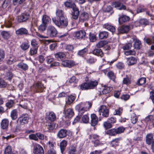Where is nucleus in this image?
<instances>
[{"mask_svg":"<svg viewBox=\"0 0 154 154\" xmlns=\"http://www.w3.org/2000/svg\"><path fill=\"white\" fill-rule=\"evenodd\" d=\"M75 0H68L64 3L65 6L67 8H72L73 12H72V18L74 19H77L78 17L79 11L75 4L74 3Z\"/></svg>","mask_w":154,"mask_h":154,"instance_id":"1","label":"nucleus"},{"mask_svg":"<svg viewBox=\"0 0 154 154\" xmlns=\"http://www.w3.org/2000/svg\"><path fill=\"white\" fill-rule=\"evenodd\" d=\"M92 103L90 102L80 103L77 105L75 108V109L79 112V114L82 115L85 112L87 111L90 108Z\"/></svg>","mask_w":154,"mask_h":154,"instance_id":"2","label":"nucleus"},{"mask_svg":"<svg viewBox=\"0 0 154 154\" xmlns=\"http://www.w3.org/2000/svg\"><path fill=\"white\" fill-rule=\"evenodd\" d=\"M97 81H91L82 84L81 85V88L82 90H86L93 89L94 88L98 85Z\"/></svg>","mask_w":154,"mask_h":154,"instance_id":"3","label":"nucleus"},{"mask_svg":"<svg viewBox=\"0 0 154 154\" xmlns=\"http://www.w3.org/2000/svg\"><path fill=\"white\" fill-rule=\"evenodd\" d=\"M52 20L54 23L57 26L60 27H63L67 26L68 21L66 17L57 20L55 17L52 18Z\"/></svg>","mask_w":154,"mask_h":154,"instance_id":"4","label":"nucleus"},{"mask_svg":"<svg viewBox=\"0 0 154 154\" xmlns=\"http://www.w3.org/2000/svg\"><path fill=\"white\" fill-rule=\"evenodd\" d=\"M57 33V30L54 26L51 25L48 26L47 29L46 33L48 37H55L56 36Z\"/></svg>","mask_w":154,"mask_h":154,"instance_id":"5","label":"nucleus"},{"mask_svg":"<svg viewBox=\"0 0 154 154\" xmlns=\"http://www.w3.org/2000/svg\"><path fill=\"white\" fill-rule=\"evenodd\" d=\"M125 130V128L123 127H119L115 129L112 128L108 130L106 132L108 135H115V134H119L123 133Z\"/></svg>","mask_w":154,"mask_h":154,"instance_id":"6","label":"nucleus"},{"mask_svg":"<svg viewBox=\"0 0 154 154\" xmlns=\"http://www.w3.org/2000/svg\"><path fill=\"white\" fill-rule=\"evenodd\" d=\"M29 120L28 116L27 114L23 115L17 120V123L18 125H23L28 123Z\"/></svg>","mask_w":154,"mask_h":154,"instance_id":"7","label":"nucleus"},{"mask_svg":"<svg viewBox=\"0 0 154 154\" xmlns=\"http://www.w3.org/2000/svg\"><path fill=\"white\" fill-rule=\"evenodd\" d=\"M99 112L100 115L102 114V115L104 117H107L109 116V109L105 105L100 106V109L99 110Z\"/></svg>","mask_w":154,"mask_h":154,"instance_id":"8","label":"nucleus"},{"mask_svg":"<svg viewBox=\"0 0 154 154\" xmlns=\"http://www.w3.org/2000/svg\"><path fill=\"white\" fill-rule=\"evenodd\" d=\"M113 6L115 8H117L118 9L120 10H127V11H128L132 13H133L132 12L131 10L129 9H127L125 5H122V3L119 2H116L113 3Z\"/></svg>","mask_w":154,"mask_h":154,"instance_id":"9","label":"nucleus"},{"mask_svg":"<svg viewBox=\"0 0 154 154\" xmlns=\"http://www.w3.org/2000/svg\"><path fill=\"white\" fill-rule=\"evenodd\" d=\"M132 39L134 42L133 47L137 50H139L142 47V45L140 41L136 36H134Z\"/></svg>","mask_w":154,"mask_h":154,"instance_id":"10","label":"nucleus"},{"mask_svg":"<svg viewBox=\"0 0 154 154\" xmlns=\"http://www.w3.org/2000/svg\"><path fill=\"white\" fill-rule=\"evenodd\" d=\"M33 152L34 154H44L42 147L37 144L34 145Z\"/></svg>","mask_w":154,"mask_h":154,"instance_id":"11","label":"nucleus"},{"mask_svg":"<svg viewBox=\"0 0 154 154\" xmlns=\"http://www.w3.org/2000/svg\"><path fill=\"white\" fill-rule=\"evenodd\" d=\"M29 15L27 13L22 14L18 17V21L19 22H25L29 18Z\"/></svg>","mask_w":154,"mask_h":154,"instance_id":"12","label":"nucleus"},{"mask_svg":"<svg viewBox=\"0 0 154 154\" xmlns=\"http://www.w3.org/2000/svg\"><path fill=\"white\" fill-rule=\"evenodd\" d=\"M62 65L64 67L70 68L74 66L75 63L72 60H65L62 61Z\"/></svg>","mask_w":154,"mask_h":154,"instance_id":"13","label":"nucleus"},{"mask_svg":"<svg viewBox=\"0 0 154 154\" xmlns=\"http://www.w3.org/2000/svg\"><path fill=\"white\" fill-rule=\"evenodd\" d=\"M85 35L86 32L84 30H80L75 32V36L78 39H84Z\"/></svg>","mask_w":154,"mask_h":154,"instance_id":"14","label":"nucleus"},{"mask_svg":"<svg viewBox=\"0 0 154 154\" xmlns=\"http://www.w3.org/2000/svg\"><path fill=\"white\" fill-rule=\"evenodd\" d=\"M88 18L89 15L88 13L86 12H83L80 14L79 20L80 22H83L87 21L88 20Z\"/></svg>","mask_w":154,"mask_h":154,"instance_id":"15","label":"nucleus"},{"mask_svg":"<svg viewBox=\"0 0 154 154\" xmlns=\"http://www.w3.org/2000/svg\"><path fill=\"white\" fill-rule=\"evenodd\" d=\"M16 33L19 35H25L28 34V30L25 28H21L16 31Z\"/></svg>","mask_w":154,"mask_h":154,"instance_id":"16","label":"nucleus"},{"mask_svg":"<svg viewBox=\"0 0 154 154\" xmlns=\"http://www.w3.org/2000/svg\"><path fill=\"white\" fill-rule=\"evenodd\" d=\"M97 117L94 114L91 115V125L93 126H94L97 125L98 122Z\"/></svg>","mask_w":154,"mask_h":154,"instance_id":"17","label":"nucleus"},{"mask_svg":"<svg viewBox=\"0 0 154 154\" xmlns=\"http://www.w3.org/2000/svg\"><path fill=\"white\" fill-rule=\"evenodd\" d=\"M35 87L36 92H42L45 88L43 85L39 82L36 83L35 85Z\"/></svg>","mask_w":154,"mask_h":154,"instance_id":"18","label":"nucleus"},{"mask_svg":"<svg viewBox=\"0 0 154 154\" xmlns=\"http://www.w3.org/2000/svg\"><path fill=\"white\" fill-rule=\"evenodd\" d=\"M9 123L8 119H3L1 123V127L3 129H6L8 128Z\"/></svg>","mask_w":154,"mask_h":154,"instance_id":"19","label":"nucleus"},{"mask_svg":"<svg viewBox=\"0 0 154 154\" xmlns=\"http://www.w3.org/2000/svg\"><path fill=\"white\" fill-rule=\"evenodd\" d=\"M56 16L57 18V20H59L60 18L66 17L64 15L63 11L60 9H57L56 11Z\"/></svg>","mask_w":154,"mask_h":154,"instance_id":"20","label":"nucleus"},{"mask_svg":"<svg viewBox=\"0 0 154 154\" xmlns=\"http://www.w3.org/2000/svg\"><path fill=\"white\" fill-rule=\"evenodd\" d=\"M64 112L66 116L68 118H71L74 115V112L72 109L70 108L66 110L64 109Z\"/></svg>","mask_w":154,"mask_h":154,"instance_id":"21","label":"nucleus"},{"mask_svg":"<svg viewBox=\"0 0 154 154\" xmlns=\"http://www.w3.org/2000/svg\"><path fill=\"white\" fill-rule=\"evenodd\" d=\"M112 90V88L111 86L105 85L103 87L102 93L105 94L109 93Z\"/></svg>","mask_w":154,"mask_h":154,"instance_id":"22","label":"nucleus"},{"mask_svg":"<svg viewBox=\"0 0 154 154\" xmlns=\"http://www.w3.org/2000/svg\"><path fill=\"white\" fill-rule=\"evenodd\" d=\"M72 132L70 131L61 129L58 131L57 135H72Z\"/></svg>","mask_w":154,"mask_h":154,"instance_id":"23","label":"nucleus"},{"mask_svg":"<svg viewBox=\"0 0 154 154\" xmlns=\"http://www.w3.org/2000/svg\"><path fill=\"white\" fill-rule=\"evenodd\" d=\"M92 53L96 55L102 57L103 55V52L101 49L95 48L92 52Z\"/></svg>","mask_w":154,"mask_h":154,"instance_id":"24","label":"nucleus"},{"mask_svg":"<svg viewBox=\"0 0 154 154\" xmlns=\"http://www.w3.org/2000/svg\"><path fill=\"white\" fill-rule=\"evenodd\" d=\"M130 18L129 16L125 15H123L119 18V23H122L123 22H125L129 20Z\"/></svg>","mask_w":154,"mask_h":154,"instance_id":"25","label":"nucleus"},{"mask_svg":"<svg viewBox=\"0 0 154 154\" xmlns=\"http://www.w3.org/2000/svg\"><path fill=\"white\" fill-rule=\"evenodd\" d=\"M17 66L19 68L24 71L27 70L29 68L28 65L26 64L23 62L19 63Z\"/></svg>","mask_w":154,"mask_h":154,"instance_id":"26","label":"nucleus"},{"mask_svg":"<svg viewBox=\"0 0 154 154\" xmlns=\"http://www.w3.org/2000/svg\"><path fill=\"white\" fill-rule=\"evenodd\" d=\"M129 27L128 26H122L120 28L119 31L121 33H126L129 31Z\"/></svg>","mask_w":154,"mask_h":154,"instance_id":"27","label":"nucleus"},{"mask_svg":"<svg viewBox=\"0 0 154 154\" xmlns=\"http://www.w3.org/2000/svg\"><path fill=\"white\" fill-rule=\"evenodd\" d=\"M103 27L104 28L108 29L112 32H115V29L114 26L111 25L108 23L105 24L103 26Z\"/></svg>","mask_w":154,"mask_h":154,"instance_id":"28","label":"nucleus"},{"mask_svg":"<svg viewBox=\"0 0 154 154\" xmlns=\"http://www.w3.org/2000/svg\"><path fill=\"white\" fill-rule=\"evenodd\" d=\"M67 142L66 140H63L60 143V147L61 152L62 154H63L64 150L67 146Z\"/></svg>","mask_w":154,"mask_h":154,"instance_id":"29","label":"nucleus"},{"mask_svg":"<svg viewBox=\"0 0 154 154\" xmlns=\"http://www.w3.org/2000/svg\"><path fill=\"white\" fill-rule=\"evenodd\" d=\"M137 62V60L136 58L133 57H131L127 59V63L128 65H131L136 63Z\"/></svg>","mask_w":154,"mask_h":154,"instance_id":"30","label":"nucleus"},{"mask_svg":"<svg viewBox=\"0 0 154 154\" xmlns=\"http://www.w3.org/2000/svg\"><path fill=\"white\" fill-rule=\"evenodd\" d=\"M20 47L23 50H27L29 47V42L27 40L23 42L20 46Z\"/></svg>","mask_w":154,"mask_h":154,"instance_id":"31","label":"nucleus"},{"mask_svg":"<svg viewBox=\"0 0 154 154\" xmlns=\"http://www.w3.org/2000/svg\"><path fill=\"white\" fill-rule=\"evenodd\" d=\"M17 61L16 57L13 55H11L9 58L7 60V63L9 65H11Z\"/></svg>","mask_w":154,"mask_h":154,"instance_id":"32","label":"nucleus"},{"mask_svg":"<svg viewBox=\"0 0 154 154\" xmlns=\"http://www.w3.org/2000/svg\"><path fill=\"white\" fill-rule=\"evenodd\" d=\"M50 21L51 19L48 16L46 15H43L42 19V23L47 25Z\"/></svg>","mask_w":154,"mask_h":154,"instance_id":"33","label":"nucleus"},{"mask_svg":"<svg viewBox=\"0 0 154 154\" xmlns=\"http://www.w3.org/2000/svg\"><path fill=\"white\" fill-rule=\"evenodd\" d=\"M55 57L56 58L60 59H63L65 58L66 54L63 52H59L54 54Z\"/></svg>","mask_w":154,"mask_h":154,"instance_id":"34","label":"nucleus"},{"mask_svg":"<svg viewBox=\"0 0 154 154\" xmlns=\"http://www.w3.org/2000/svg\"><path fill=\"white\" fill-rule=\"evenodd\" d=\"M17 112L16 109H14L11 112V116L13 120H16L17 117Z\"/></svg>","mask_w":154,"mask_h":154,"instance_id":"35","label":"nucleus"},{"mask_svg":"<svg viewBox=\"0 0 154 154\" xmlns=\"http://www.w3.org/2000/svg\"><path fill=\"white\" fill-rule=\"evenodd\" d=\"M48 118L51 121H55L56 119V116L55 114L52 112H50Z\"/></svg>","mask_w":154,"mask_h":154,"instance_id":"36","label":"nucleus"},{"mask_svg":"<svg viewBox=\"0 0 154 154\" xmlns=\"http://www.w3.org/2000/svg\"><path fill=\"white\" fill-rule=\"evenodd\" d=\"M108 35V33L106 31L102 32L100 33L99 35V37L100 38L103 39L106 38Z\"/></svg>","mask_w":154,"mask_h":154,"instance_id":"37","label":"nucleus"},{"mask_svg":"<svg viewBox=\"0 0 154 154\" xmlns=\"http://www.w3.org/2000/svg\"><path fill=\"white\" fill-rule=\"evenodd\" d=\"M29 135V138L31 140H38V138L39 139L42 140L44 138V135Z\"/></svg>","mask_w":154,"mask_h":154,"instance_id":"38","label":"nucleus"},{"mask_svg":"<svg viewBox=\"0 0 154 154\" xmlns=\"http://www.w3.org/2000/svg\"><path fill=\"white\" fill-rule=\"evenodd\" d=\"M38 47L31 48L29 51V54L31 56L37 54V52Z\"/></svg>","mask_w":154,"mask_h":154,"instance_id":"39","label":"nucleus"},{"mask_svg":"<svg viewBox=\"0 0 154 154\" xmlns=\"http://www.w3.org/2000/svg\"><path fill=\"white\" fill-rule=\"evenodd\" d=\"M146 142L147 144L150 145L152 142L154 141L152 135H146Z\"/></svg>","mask_w":154,"mask_h":154,"instance_id":"40","label":"nucleus"},{"mask_svg":"<svg viewBox=\"0 0 154 154\" xmlns=\"http://www.w3.org/2000/svg\"><path fill=\"white\" fill-rule=\"evenodd\" d=\"M107 75L109 79L113 81H115L116 75L112 71H110L108 73Z\"/></svg>","mask_w":154,"mask_h":154,"instance_id":"41","label":"nucleus"},{"mask_svg":"<svg viewBox=\"0 0 154 154\" xmlns=\"http://www.w3.org/2000/svg\"><path fill=\"white\" fill-rule=\"evenodd\" d=\"M123 109L122 108H119L116 109L113 112L114 115L120 116L122 113Z\"/></svg>","mask_w":154,"mask_h":154,"instance_id":"42","label":"nucleus"},{"mask_svg":"<svg viewBox=\"0 0 154 154\" xmlns=\"http://www.w3.org/2000/svg\"><path fill=\"white\" fill-rule=\"evenodd\" d=\"M75 99V97L73 95L69 96L66 100V102L68 104H70Z\"/></svg>","mask_w":154,"mask_h":154,"instance_id":"43","label":"nucleus"},{"mask_svg":"<svg viewBox=\"0 0 154 154\" xmlns=\"http://www.w3.org/2000/svg\"><path fill=\"white\" fill-rule=\"evenodd\" d=\"M131 122L133 124H135L137 122L138 119L135 114L133 113L131 115Z\"/></svg>","mask_w":154,"mask_h":154,"instance_id":"44","label":"nucleus"},{"mask_svg":"<svg viewBox=\"0 0 154 154\" xmlns=\"http://www.w3.org/2000/svg\"><path fill=\"white\" fill-rule=\"evenodd\" d=\"M1 35L3 38L6 39L10 38V35L8 32L6 31H3L1 33Z\"/></svg>","mask_w":154,"mask_h":154,"instance_id":"45","label":"nucleus"},{"mask_svg":"<svg viewBox=\"0 0 154 154\" xmlns=\"http://www.w3.org/2000/svg\"><path fill=\"white\" fill-rule=\"evenodd\" d=\"M76 146H72L70 147L68 154H75L76 151Z\"/></svg>","mask_w":154,"mask_h":154,"instance_id":"46","label":"nucleus"},{"mask_svg":"<svg viewBox=\"0 0 154 154\" xmlns=\"http://www.w3.org/2000/svg\"><path fill=\"white\" fill-rule=\"evenodd\" d=\"M153 116L152 115H150L146 117L144 119V121L146 123H149L152 121L153 119Z\"/></svg>","mask_w":154,"mask_h":154,"instance_id":"47","label":"nucleus"},{"mask_svg":"<svg viewBox=\"0 0 154 154\" xmlns=\"http://www.w3.org/2000/svg\"><path fill=\"white\" fill-rule=\"evenodd\" d=\"M106 44L107 42L106 41H101L97 44L96 46L98 48H100L103 47Z\"/></svg>","mask_w":154,"mask_h":154,"instance_id":"48","label":"nucleus"},{"mask_svg":"<svg viewBox=\"0 0 154 154\" xmlns=\"http://www.w3.org/2000/svg\"><path fill=\"white\" fill-rule=\"evenodd\" d=\"M146 82V79L145 78H141L137 82V84L141 85L145 84Z\"/></svg>","mask_w":154,"mask_h":154,"instance_id":"49","label":"nucleus"},{"mask_svg":"<svg viewBox=\"0 0 154 154\" xmlns=\"http://www.w3.org/2000/svg\"><path fill=\"white\" fill-rule=\"evenodd\" d=\"M78 82V79L75 76H73L70 78L69 80V82L71 84H76Z\"/></svg>","mask_w":154,"mask_h":154,"instance_id":"50","label":"nucleus"},{"mask_svg":"<svg viewBox=\"0 0 154 154\" xmlns=\"http://www.w3.org/2000/svg\"><path fill=\"white\" fill-rule=\"evenodd\" d=\"M4 154H12V149L11 146H8L5 148Z\"/></svg>","mask_w":154,"mask_h":154,"instance_id":"51","label":"nucleus"},{"mask_svg":"<svg viewBox=\"0 0 154 154\" xmlns=\"http://www.w3.org/2000/svg\"><path fill=\"white\" fill-rule=\"evenodd\" d=\"M88 50L87 48H85L84 49L79 51L78 53V55L80 56H82L88 52Z\"/></svg>","mask_w":154,"mask_h":154,"instance_id":"52","label":"nucleus"},{"mask_svg":"<svg viewBox=\"0 0 154 154\" xmlns=\"http://www.w3.org/2000/svg\"><path fill=\"white\" fill-rule=\"evenodd\" d=\"M124 54L126 56H129L130 55H134L136 54V52L132 50H130L127 51H125L124 52Z\"/></svg>","mask_w":154,"mask_h":154,"instance_id":"53","label":"nucleus"},{"mask_svg":"<svg viewBox=\"0 0 154 154\" xmlns=\"http://www.w3.org/2000/svg\"><path fill=\"white\" fill-rule=\"evenodd\" d=\"M139 22L140 25L145 26L148 24V21L147 20L145 19H140Z\"/></svg>","mask_w":154,"mask_h":154,"instance_id":"54","label":"nucleus"},{"mask_svg":"<svg viewBox=\"0 0 154 154\" xmlns=\"http://www.w3.org/2000/svg\"><path fill=\"white\" fill-rule=\"evenodd\" d=\"M47 26V25L42 23V24L39 26L38 29L42 32L45 30Z\"/></svg>","mask_w":154,"mask_h":154,"instance_id":"55","label":"nucleus"},{"mask_svg":"<svg viewBox=\"0 0 154 154\" xmlns=\"http://www.w3.org/2000/svg\"><path fill=\"white\" fill-rule=\"evenodd\" d=\"M103 125L106 129L111 128L112 127V125L109 122H105L103 123Z\"/></svg>","mask_w":154,"mask_h":154,"instance_id":"56","label":"nucleus"},{"mask_svg":"<svg viewBox=\"0 0 154 154\" xmlns=\"http://www.w3.org/2000/svg\"><path fill=\"white\" fill-rule=\"evenodd\" d=\"M89 38L90 41L92 42H95L96 40L95 35L91 33L89 34Z\"/></svg>","mask_w":154,"mask_h":154,"instance_id":"57","label":"nucleus"},{"mask_svg":"<svg viewBox=\"0 0 154 154\" xmlns=\"http://www.w3.org/2000/svg\"><path fill=\"white\" fill-rule=\"evenodd\" d=\"M82 121L83 123H86L89 121V117L87 115H85L83 116L82 118Z\"/></svg>","mask_w":154,"mask_h":154,"instance_id":"58","label":"nucleus"},{"mask_svg":"<svg viewBox=\"0 0 154 154\" xmlns=\"http://www.w3.org/2000/svg\"><path fill=\"white\" fill-rule=\"evenodd\" d=\"M119 138H116L113 140L112 141V146L115 147L116 146H117L118 145V142L119 141Z\"/></svg>","mask_w":154,"mask_h":154,"instance_id":"59","label":"nucleus"},{"mask_svg":"<svg viewBox=\"0 0 154 154\" xmlns=\"http://www.w3.org/2000/svg\"><path fill=\"white\" fill-rule=\"evenodd\" d=\"M132 46V44L131 43H128L123 46L122 48L124 50H128L131 48Z\"/></svg>","mask_w":154,"mask_h":154,"instance_id":"60","label":"nucleus"},{"mask_svg":"<svg viewBox=\"0 0 154 154\" xmlns=\"http://www.w3.org/2000/svg\"><path fill=\"white\" fill-rule=\"evenodd\" d=\"M14 102L13 100H10L8 101L5 104L6 106L8 108H10L14 104Z\"/></svg>","mask_w":154,"mask_h":154,"instance_id":"61","label":"nucleus"},{"mask_svg":"<svg viewBox=\"0 0 154 154\" xmlns=\"http://www.w3.org/2000/svg\"><path fill=\"white\" fill-rule=\"evenodd\" d=\"M108 121L110 123H115L116 122V118L113 117H110L108 119Z\"/></svg>","mask_w":154,"mask_h":154,"instance_id":"62","label":"nucleus"},{"mask_svg":"<svg viewBox=\"0 0 154 154\" xmlns=\"http://www.w3.org/2000/svg\"><path fill=\"white\" fill-rule=\"evenodd\" d=\"M7 85V83L3 80L0 79V88L5 87Z\"/></svg>","mask_w":154,"mask_h":154,"instance_id":"63","label":"nucleus"},{"mask_svg":"<svg viewBox=\"0 0 154 154\" xmlns=\"http://www.w3.org/2000/svg\"><path fill=\"white\" fill-rule=\"evenodd\" d=\"M96 61V59L94 58H91L87 59L86 61L87 63L92 64L94 63Z\"/></svg>","mask_w":154,"mask_h":154,"instance_id":"64","label":"nucleus"}]
</instances>
